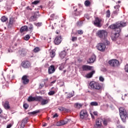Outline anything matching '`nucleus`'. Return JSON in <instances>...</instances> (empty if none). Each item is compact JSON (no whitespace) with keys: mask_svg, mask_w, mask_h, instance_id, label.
I'll return each instance as SVG.
<instances>
[{"mask_svg":"<svg viewBox=\"0 0 128 128\" xmlns=\"http://www.w3.org/2000/svg\"><path fill=\"white\" fill-rule=\"evenodd\" d=\"M126 26V23L123 22H117L115 24H112L109 26V28L114 30L115 33L111 32L110 38L114 42L120 36V32H122L120 28H124Z\"/></svg>","mask_w":128,"mask_h":128,"instance_id":"nucleus-1","label":"nucleus"},{"mask_svg":"<svg viewBox=\"0 0 128 128\" xmlns=\"http://www.w3.org/2000/svg\"><path fill=\"white\" fill-rule=\"evenodd\" d=\"M119 112L120 113V116L122 118L123 122H126V118H128V112H126V110L122 107H120L119 108Z\"/></svg>","mask_w":128,"mask_h":128,"instance_id":"nucleus-2","label":"nucleus"},{"mask_svg":"<svg viewBox=\"0 0 128 128\" xmlns=\"http://www.w3.org/2000/svg\"><path fill=\"white\" fill-rule=\"evenodd\" d=\"M90 86L94 90H100L102 92V86L98 82H96L94 81H92L90 83Z\"/></svg>","mask_w":128,"mask_h":128,"instance_id":"nucleus-3","label":"nucleus"},{"mask_svg":"<svg viewBox=\"0 0 128 128\" xmlns=\"http://www.w3.org/2000/svg\"><path fill=\"white\" fill-rule=\"evenodd\" d=\"M96 36H98L100 40H106L108 36V32L106 30H98L96 33Z\"/></svg>","mask_w":128,"mask_h":128,"instance_id":"nucleus-4","label":"nucleus"},{"mask_svg":"<svg viewBox=\"0 0 128 128\" xmlns=\"http://www.w3.org/2000/svg\"><path fill=\"white\" fill-rule=\"evenodd\" d=\"M96 48L100 52H104L106 50V44L104 43H98L97 44Z\"/></svg>","mask_w":128,"mask_h":128,"instance_id":"nucleus-5","label":"nucleus"},{"mask_svg":"<svg viewBox=\"0 0 128 128\" xmlns=\"http://www.w3.org/2000/svg\"><path fill=\"white\" fill-rule=\"evenodd\" d=\"M80 118L84 120V118H86L88 116V111L86 110H82L80 114Z\"/></svg>","mask_w":128,"mask_h":128,"instance_id":"nucleus-6","label":"nucleus"},{"mask_svg":"<svg viewBox=\"0 0 128 128\" xmlns=\"http://www.w3.org/2000/svg\"><path fill=\"white\" fill-rule=\"evenodd\" d=\"M22 66L24 68H30L32 67V64L28 60L23 61L22 62Z\"/></svg>","mask_w":128,"mask_h":128,"instance_id":"nucleus-7","label":"nucleus"},{"mask_svg":"<svg viewBox=\"0 0 128 128\" xmlns=\"http://www.w3.org/2000/svg\"><path fill=\"white\" fill-rule=\"evenodd\" d=\"M108 64L111 66L116 67L118 66L119 62L118 60H109Z\"/></svg>","mask_w":128,"mask_h":128,"instance_id":"nucleus-8","label":"nucleus"},{"mask_svg":"<svg viewBox=\"0 0 128 128\" xmlns=\"http://www.w3.org/2000/svg\"><path fill=\"white\" fill-rule=\"evenodd\" d=\"M82 72H88L90 70H92V66L84 64L82 66Z\"/></svg>","mask_w":128,"mask_h":128,"instance_id":"nucleus-9","label":"nucleus"},{"mask_svg":"<svg viewBox=\"0 0 128 128\" xmlns=\"http://www.w3.org/2000/svg\"><path fill=\"white\" fill-rule=\"evenodd\" d=\"M28 78V76L26 75H24L22 76V82L23 84H28L30 82V80Z\"/></svg>","mask_w":128,"mask_h":128,"instance_id":"nucleus-10","label":"nucleus"},{"mask_svg":"<svg viewBox=\"0 0 128 128\" xmlns=\"http://www.w3.org/2000/svg\"><path fill=\"white\" fill-rule=\"evenodd\" d=\"M102 118H98L96 120V124L94 127L96 128H100L102 126Z\"/></svg>","mask_w":128,"mask_h":128,"instance_id":"nucleus-11","label":"nucleus"},{"mask_svg":"<svg viewBox=\"0 0 128 128\" xmlns=\"http://www.w3.org/2000/svg\"><path fill=\"white\" fill-rule=\"evenodd\" d=\"M100 22H102L101 19L98 17L96 18L95 20L94 21V26H98V28H102Z\"/></svg>","mask_w":128,"mask_h":128,"instance_id":"nucleus-12","label":"nucleus"},{"mask_svg":"<svg viewBox=\"0 0 128 128\" xmlns=\"http://www.w3.org/2000/svg\"><path fill=\"white\" fill-rule=\"evenodd\" d=\"M56 72V68L54 67V66L51 65L48 68V74H54Z\"/></svg>","mask_w":128,"mask_h":128,"instance_id":"nucleus-13","label":"nucleus"},{"mask_svg":"<svg viewBox=\"0 0 128 128\" xmlns=\"http://www.w3.org/2000/svg\"><path fill=\"white\" fill-rule=\"evenodd\" d=\"M2 106L5 110H10V102L8 100H6L4 102H2Z\"/></svg>","mask_w":128,"mask_h":128,"instance_id":"nucleus-14","label":"nucleus"},{"mask_svg":"<svg viewBox=\"0 0 128 128\" xmlns=\"http://www.w3.org/2000/svg\"><path fill=\"white\" fill-rule=\"evenodd\" d=\"M62 42V36H57L54 39V43L57 46Z\"/></svg>","mask_w":128,"mask_h":128,"instance_id":"nucleus-15","label":"nucleus"},{"mask_svg":"<svg viewBox=\"0 0 128 128\" xmlns=\"http://www.w3.org/2000/svg\"><path fill=\"white\" fill-rule=\"evenodd\" d=\"M68 122V120H60L59 122H58L56 124V125L58 126H64V124H66Z\"/></svg>","mask_w":128,"mask_h":128,"instance_id":"nucleus-16","label":"nucleus"},{"mask_svg":"<svg viewBox=\"0 0 128 128\" xmlns=\"http://www.w3.org/2000/svg\"><path fill=\"white\" fill-rule=\"evenodd\" d=\"M38 18V13H34L33 16H32L30 18V20L31 22H36Z\"/></svg>","mask_w":128,"mask_h":128,"instance_id":"nucleus-17","label":"nucleus"},{"mask_svg":"<svg viewBox=\"0 0 128 128\" xmlns=\"http://www.w3.org/2000/svg\"><path fill=\"white\" fill-rule=\"evenodd\" d=\"M96 57L95 55H92L91 57L87 61L88 64H92V62H94V60H96Z\"/></svg>","mask_w":128,"mask_h":128,"instance_id":"nucleus-18","label":"nucleus"},{"mask_svg":"<svg viewBox=\"0 0 128 128\" xmlns=\"http://www.w3.org/2000/svg\"><path fill=\"white\" fill-rule=\"evenodd\" d=\"M16 22V18H12L9 20V24L8 26L10 27L12 26L14 23Z\"/></svg>","mask_w":128,"mask_h":128,"instance_id":"nucleus-19","label":"nucleus"},{"mask_svg":"<svg viewBox=\"0 0 128 128\" xmlns=\"http://www.w3.org/2000/svg\"><path fill=\"white\" fill-rule=\"evenodd\" d=\"M50 102V99L44 100L42 98V100H41V105L42 106H45V104H48Z\"/></svg>","mask_w":128,"mask_h":128,"instance_id":"nucleus-20","label":"nucleus"},{"mask_svg":"<svg viewBox=\"0 0 128 128\" xmlns=\"http://www.w3.org/2000/svg\"><path fill=\"white\" fill-rule=\"evenodd\" d=\"M24 32H28V26H24L20 28V32H21V34H22Z\"/></svg>","mask_w":128,"mask_h":128,"instance_id":"nucleus-21","label":"nucleus"},{"mask_svg":"<svg viewBox=\"0 0 128 128\" xmlns=\"http://www.w3.org/2000/svg\"><path fill=\"white\" fill-rule=\"evenodd\" d=\"M82 104L79 103H75L74 104V108H77V110H80V108H82Z\"/></svg>","mask_w":128,"mask_h":128,"instance_id":"nucleus-22","label":"nucleus"},{"mask_svg":"<svg viewBox=\"0 0 128 128\" xmlns=\"http://www.w3.org/2000/svg\"><path fill=\"white\" fill-rule=\"evenodd\" d=\"M66 54H68V53H66V50H63V51L61 52L60 54V57L62 59L66 57Z\"/></svg>","mask_w":128,"mask_h":128,"instance_id":"nucleus-23","label":"nucleus"},{"mask_svg":"<svg viewBox=\"0 0 128 128\" xmlns=\"http://www.w3.org/2000/svg\"><path fill=\"white\" fill-rule=\"evenodd\" d=\"M95 72L96 71L92 70V72H90L86 75V78H92V76H94V74H95Z\"/></svg>","mask_w":128,"mask_h":128,"instance_id":"nucleus-24","label":"nucleus"},{"mask_svg":"<svg viewBox=\"0 0 128 128\" xmlns=\"http://www.w3.org/2000/svg\"><path fill=\"white\" fill-rule=\"evenodd\" d=\"M36 100V97H32V96H30L28 98V102H34Z\"/></svg>","mask_w":128,"mask_h":128,"instance_id":"nucleus-25","label":"nucleus"},{"mask_svg":"<svg viewBox=\"0 0 128 128\" xmlns=\"http://www.w3.org/2000/svg\"><path fill=\"white\" fill-rule=\"evenodd\" d=\"M42 96H36L35 97V101L36 102H42Z\"/></svg>","mask_w":128,"mask_h":128,"instance_id":"nucleus-26","label":"nucleus"},{"mask_svg":"<svg viewBox=\"0 0 128 128\" xmlns=\"http://www.w3.org/2000/svg\"><path fill=\"white\" fill-rule=\"evenodd\" d=\"M90 106H98V104L96 102H92L90 103Z\"/></svg>","mask_w":128,"mask_h":128,"instance_id":"nucleus-27","label":"nucleus"},{"mask_svg":"<svg viewBox=\"0 0 128 128\" xmlns=\"http://www.w3.org/2000/svg\"><path fill=\"white\" fill-rule=\"evenodd\" d=\"M84 4L86 6H90V2L88 0H86L84 2Z\"/></svg>","mask_w":128,"mask_h":128,"instance_id":"nucleus-28","label":"nucleus"},{"mask_svg":"<svg viewBox=\"0 0 128 128\" xmlns=\"http://www.w3.org/2000/svg\"><path fill=\"white\" fill-rule=\"evenodd\" d=\"M20 54H26V49L24 48H22L19 51Z\"/></svg>","mask_w":128,"mask_h":128,"instance_id":"nucleus-29","label":"nucleus"},{"mask_svg":"<svg viewBox=\"0 0 128 128\" xmlns=\"http://www.w3.org/2000/svg\"><path fill=\"white\" fill-rule=\"evenodd\" d=\"M40 111V110H37L34 111L32 112H30L29 113V114H38Z\"/></svg>","mask_w":128,"mask_h":128,"instance_id":"nucleus-30","label":"nucleus"},{"mask_svg":"<svg viewBox=\"0 0 128 128\" xmlns=\"http://www.w3.org/2000/svg\"><path fill=\"white\" fill-rule=\"evenodd\" d=\"M28 28L30 32H32V30H34V26L32 24H28Z\"/></svg>","mask_w":128,"mask_h":128,"instance_id":"nucleus-31","label":"nucleus"},{"mask_svg":"<svg viewBox=\"0 0 128 128\" xmlns=\"http://www.w3.org/2000/svg\"><path fill=\"white\" fill-rule=\"evenodd\" d=\"M78 8H82V7L80 6L78 7L77 6H75L74 7V12H78Z\"/></svg>","mask_w":128,"mask_h":128,"instance_id":"nucleus-32","label":"nucleus"},{"mask_svg":"<svg viewBox=\"0 0 128 128\" xmlns=\"http://www.w3.org/2000/svg\"><path fill=\"white\" fill-rule=\"evenodd\" d=\"M122 98L123 100H126V98L128 100V93L122 96Z\"/></svg>","mask_w":128,"mask_h":128,"instance_id":"nucleus-33","label":"nucleus"},{"mask_svg":"<svg viewBox=\"0 0 128 128\" xmlns=\"http://www.w3.org/2000/svg\"><path fill=\"white\" fill-rule=\"evenodd\" d=\"M1 20L2 22H6V20H8V18H6L4 16H2L1 18Z\"/></svg>","mask_w":128,"mask_h":128,"instance_id":"nucleus-34","label":"nucleus"},{"mask_svg":"<svg viewBox=\"0 0 128 128\" xmlns=\"http://www.w3.org/2000/svg\"><path fill=\"white\" fill-rule=\"evenodd\" d=\"M82 10H79L78 12H76L74 13V16H80V14L82 13Z\"/></svg>","mask_w":128,"mask_h":128,"instance_id":"nucleus-35","label":"nucleus"},{"mask_svg":"<svg viewBox=\"0 0 128 128\" xmlns=\"http://www.w3.org/2000/svg\"><path fill=\"white\" fill-rule=\"evenodd\" d=\"M50 57L52 58H54L56 56V52L52 51L50 52Z\"/></svg>","mask_w":128,"mask_h":128,"instance_id":"nucleus-36","label":"nucleus"},{"mask_svg":"<svg viewBox=\"0 0 128 128\" xmlns=\"http://www.w3.org/2000/svg\"><path fill=\"white\" fill-rule=\"evenodd\" d=\"M110 10H108L106 12V17L110 18Z\"/></svg>","mask_w":128,"mask_h":128,"instance_id":"nucleus-37","label":"nucleus"},{"mask_svg":"<svg viewBox=\"0 0 128 128\" xmlns=\"http://www.w3.org/2000/svg\"><path fill=\"white\" fill-rule=\"evenodd\" d=\"M30 35H28V34L26 35L24 38V40H30Z\"/></svg>","mask_w":128,"mask_h":128,"instance_id":"nucleus-38","label":"nucleus"},{"mask_svg":"<svg viewBox=\"0 0 128 128\" xmlns=\"http://www.w3.org/2000/svg\"><path fill=\"white\" fill-rule=\"evenodd\" d=\"M28 118L26 117L24 119L22 120V122H24V124H26L28 122Z\"/></svg>","mask_w":128,"mask_h":128,"instance_id":"nucleus-39","label":"nucleus"},{"mask_svg":"<svg viewBox=\"0 0 128 128\" xmlns=\"http://www.w3.org/2000/svg\"><path fill=\"white\" fill-rule=\"evenodd\" d=\"M71 40L72 42H76L78 40V37L72 36Z\"/></svg>","mask_w":128,"mask_h":128,"instance_id":"nucleus-40","label":"nucleus"},{"mask_svg":"<svg viewBox=\"0 0 128 128\" xmlns=\"http://www.w3.org/2000/svg\"><path fill=\"white\" fill-rule=\"evenodd\" d=\"M74 96V94L72 93H69L67 94V98H72Z\"/></svg>","mask_w":128,"mask_h":128,"instance_id":"nucleus-41","label":"nucleus"},{"mask_svg":"<svg viewBox=\"0 0 128 128\" xmlns=\"http://www.w3.org/2000/svg\"><path fill=\"white\" fill-rule=\"evenodd\" d=\"M34 52H40V48L36 47L34 49Z\"/></svg>","mask_w":128,"mask_h":128,"instance_id":"nucleus-42","label":"nucleus"},{"mask_svg":"<svg viewBox=\"0 0 128 128\" xmlns=\"http://www.w3.org/2000/svg\"><path fill=\"white\" fill-rule=\"evenodd\" d=\"M82 26V21H78V22H77V26Z\"/></svg>","mask_w":128,"mask_h":128,"instance_id":"nucleus-43","label":"nucleus"},{"mask_svg":"<svg viewBox=\"0 0 128 128\" xmlns=\"http://www.w3.org/2000/svg\"><path fill=\"white\" fill-rule=\"evenodd\" d=\"M77 32H78V34L82 35L84 34V31L82 30H77Z\"/></svg>","mask_w":128,"mask_h":128,"instance_id":"nucleus-44","label":"nucleus"},{"mask_svg":"<svg viewBox=\"0 0 128 128\" xmlns=\"http://www.w3.org/2000/svg\"><path fill=\"white\" fill-rule=\"evenodd\" d=\"M56 94V92L54 91H50L48 92V96H54Z\"/></svg>","mask_w":128,"mask_h":128,"instance_id":"nucleus-45","label":"nucleus"},{"mask_svg":"<svg viewBox=\"0 0 128 128\" xmlns=\"http://www.w3.org/2000/svg\"><path fill=\"white\" fill-rule=\"evenodd\" d=\"M23 108H24L25 110H28V105L27 104H24Z\"/></svg>","mask_w":128,"mask_h":128,"instance_id":"nucleus-46","label":"nucleus"},{"mask_svg":"<svg viewBox=\"0 0 128 128\" xmlns=\"http://www.w3.org/2000/svg\"><path fill=\"white\" fill-rule=\"evenodd\" d=\"M32 4H40V0H34V2H32Z\"/></svg>","mask_w":128,"mask_h":128,"instance_id":"nucleus-47","label":"nucleus"},{"mask_svg":"<svg viewBox=\"0 0 128 128\" xmlns=\"http://www.w3.org/2000/svg\"><path fill=\"white\" fill-rule=\"evenodd\" d=\"M124 70L126 72H128V64L125 66Z\"/></svg>","mask_w":128,"mask_h":128,"instance_id":"nucleus-48","label":"nucleus"},{"mask_svg":"<svg viewBox=\"0 0 128 128\" xmlns=\"http://www.w3.org/2000/svg\"><path fill=\"white\" fill-rule=\"evenodd\" d=\"M114 8L116 9V12H118L119 10L118 8H120V5H116L114 6Z\"/></svg>","mask_w":128,"mask_h":128,"instance_id":"nucleus-49","label":"nucleus"},{"mask_svg":"<svg viewBox=\"0 0 128 128\" xmlns=\"http://www.w3.org/2000/svg\"><path fill=\"white\" fill-rule=\"evenodd\" d=\"M24 126H26V124L22 122L20 124V128H24Z\"/></svg>","mask_w":128,"mask_h":128,"instance_id":"nucleus-50","label":"nucleus"},{"mask_svg":"<svg viewBox=\"0 0 128 128\" xmlns=\"http://www.w3.org/2000/svg\"><path fill=\"white\" fill-rule=\"evenodd\" d=\"M105 44L106 46H110V41L108 40H105Z\"/></svg>","mask_w":128,"mask_h":128,"instance_id":"nucleus-51","label":"nucleus"},{"mask_svg":"<svg viewBox=\"0 0 128 128\" xmlns=\"http://www.w3.org/2000/svg\"><path fill=\"white\" fill-rule=\"evenodd\" d=\"M64 65H61L58 69L60 70H64Z\"/></svg>","mask_w":128,"mask_h":128,"instance_id":"nucleus-52","label":"nucleus"},{"mask_svg":"<svg viewBox=\"0 0 128 128\" xmlns=\"http://www.w3.org/2000/svg\"><path fill=\"white\" fill-rule=\"evenodd\" d=\"M103 124H104V126H108V120H104Z\"/></svg>","mask_w":128,"mask_h":128,"instance_id":"nucleus-53","label":"nucleus"},{"mask_svg":"<svg viewBox=\"0 0 128 128\" xmlns=\"http://www.w3.org/2000/svg\"><path fill=\"white\" fill-rule=\"evenodd\" d=\"M99 80H100V82H104V78H103L102 76H100L99 78Z\"/></svg>","mask_w":128,"mask_h":128,"instance_id":"nucleus-54","label":"nucleus"},{"mask_svg":"<svg viewBox=\"0 0 128 128\" xmlns=\"http://www.w3.org/2000/svg\"><path fill=\"white\" fill-rule=\"evenodd\" d=\"M42 22H38L36 24V26H42Z\"/></svg>","mask_w":128,"mask_h":128,"instance_id":"nucleus-55","label":"nucleus"},{"mask_svg":"<svg viewBox=\"0 0 128 128\" xmlns=\"http://www.w3.org/2000/svg\"><path fill=\"white\" fill-rule=\"evenodd\" d=\"M12 124H8V125H7L6 128H12Z\"/></svg>","mask_w":128,"mask_h":128,"instance_id":"nucleus-56","label":"nucleus"},{"mask_svg":"<svg viewBox=\"0 0 128 128\" xmlns=\"http://www.w3.org/2000/svg\"><path fill=\"white\" fill-rule=\"evenodd\" d=\"M58 114H55L53 116V118H58Z\"/></svg>","mask_w":128,"mask_h":128,"instance_id":"nucleus-57","label":"nucleus"},{"mask_svg":"<svg viewBox=\"0 0 128 128\" xmlns=\"http://www.w3.org/2000/svg\"><path fill=\"white\" fill-rule=\"evenodd\" d=\"M48 78L43 80V82H44V84H46V82H48Z\"/></svg>","mask_w":128,"mask_h":128,"instance_id":"nucleus-58","label":"nucleus"},{"mask_svg":"<svg viewBox=\"0 0 128 128\" xmlns=\"http://www.w3.org/2000/svg\"><path fill=\"white\" fill-rule=\"evenodd\" d=\"M55 16L56 15L54 14H52L50 15V18H54Z\"/></svg>","mask_w":128,"mask_h":128,"instance_id":"nucleus-59","label":"nucleus"},{"mask_svg":"<svg viewBox=\"0 0 128 128\" xmlns=\"http://www.w3.org/2000/svg\"><path fill=\"white\" fill-rule=\"evenodd\" d=\"M93 114L94 116H98V112H94Z\"/></svg>","mask_w":128,"mask_h":128,"instance_id":"nucleus-60","label":"nucleus"},{"mask_svg":"<svg viewBox=\"0 0 128 128\" xmlns=\"http://www.w3.org/2000/svg\"><path fill=\"white\" fill-rule=\"evenodd\" d=\"M56 80H54V81L50 82L51 84H56Z\"/></svg>","mask_w":128,"mask_h":128,"instance_id":"nucleus-61","label":"nucleus"},{"mask_svg":"<svg viewBox=\"0 0 128 128\" xmlns=\"http://www.w3.org/2000/svg\"><path fill=\"white\" fill-rule=\"evenodd\" d=\"M60 110H64V108H58Z\"/></svg>","mask_w":128,"mask_h":128,"instance_id":"nucleus-62","label":"nucleus"},{"mask_svg":"<svg viewBox=\"0 0 128 128\" xmlns=\"http://www.w3.org/2000/svg\"><path fill=\"white\" fill-rule=\"evenodd\" d=\"M26 10H32V8H30V6H28L26 7Z\"/></svg>","mask_w":128,"mask_h":128,"instance_id":"nucleus-63","label":"nucleus"},{"mask_svg":"<svg viewBox=\"0 0 128 128\" xmlns=\"http://www.w3.org/2000/svg\"><path fill=\"white\" fill-rule=\"evenodd\" d=\"M118 11H116H116H114V14H118V12H117Z\"/></svg>","mask_w":128,"mask_h":128,"instance_id":"nucleus-64","label":"nucleus"}]
</instances>
